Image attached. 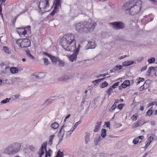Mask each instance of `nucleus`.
Instances as JSON below:
<instances>
[{
  "mask_svg": "<svg viewBox=\"0 0 157 157\" xmlns=\"http://www.w3.org/2000/svg\"><path fill=\"white\" fill-rule=\"evenodd\" d=\"M60 44L66 50L71 52L75 51L72 54L68 55L67 57L72 62L75 60L80 46L78 44L77 47H76V42L75 39L74 35L71 34L65 35L61 39Z\"/></svg>",
  "mask_w": 157,
  "mask_h": 157,
  "instance_id": "nucleus-1",
  "label": "nucleus"
},
{
  "mask_svg": "<svg viewBox=\"0 0 157 157\" xmlns=\"http://www.w3.org/2000/svg\"><path fill=\"white\" fill-rule=\"evenodd\" d=\"M142 2L138 1L134 6L131 3H127L124 4L123 9L131 15H137L138 17L142 13L141 10L142 7Z\"/></svg>",
  "mask_w": 157,
  "mask_h": 157,
  "instance_id": "nucleus-2",
  "label": "nucleus"
},
{
  "mask_svg": "<svg viewBox=\"0 0 157 157\" xmlns=\"http://www.w3.org/2000/svg\"><path fill=\"white\" fill-rule=\"evenodd\" d=\"M21 145L18 143H15L9 145L4 150L5 153L9 155H13L17 152L21 148Z\"/></svg>",
  "mask_w": 157,
  "mask_h": 157,
  "instance_id": "nucleus-3",
  "label": "nucleus"
},
{
  "mask_svg": "<svg viewBox=\"0 0 157 157\" xmlns=\"http://www.w3.org/2000/svg\"><path fill=\"white\" fill-rule=\"evenodd\" d=\"M48 0H43L40 1L38 5L37 10L40 13H43L49 11Z\"/></svg>",
  "mask_w": 157,
  "mask_h": 157,
  "instance_id": "nucleus-4",
  "label": "nucleus"
},
{
  "mask_svg": "<svg viewBox=\"0 0 157 157\" xmlns=\"http://www.w3.org/2000/svg\"><path fill=\"white\" fill-rule=\"evenodd\" d=\"M17 31L21 37H28L31 33L30 27L28 26L25 28H18Z\"/></svg>",
  "mask_w": 157,
  "mask_h": 157,
  "instance_id": "nucleus-5",
  "label": "nucleus"
},
{
  "mask_svg": "<svg viewBox=\"0 0 157 157\" xmlns=\"http://www.w3.org/2000/svg\"><path fill=\"white\" fill-rule=\"evenodd\" d=\"M71 130H72V129L71 128V126H65L64 125H63L62 126V128L59 131L58 135L59 137L61 139H62L64 136V132H66L67 133L69 132V134H68V135H67V136H69L71 134L70 133V131Z\"/></svg>",
  "mask_w": 157,
  "mask_h": 157,
  "instance_id": "nucleus-6",
  "label": "nucleus"
},
{
  "mask_svg": "<svg viewBox=\"0 0 157 157\" xmlns=\"http://www.w3.org/2000/svg\"><path fill=\"white\" fill-rule=\"evenodd\" d=\"M16 43L21 48L28 47L30 45L31 42L28 39H20L17 40Z\"/></svg>",
  "mask_w": 157,
  "mask_h": 157,
  "instance_id": "nucleus-7",
  "label": "nucleus"
},
{
  "mask_svg": "<svg viewBox=\"0 0 157 157\" xmlns=\"http://www.w3.org/2000/svg\"><path fill=\"white\" fill-rule=\"evenodd\" d=\"M85 25V32L93 31L96 25V23L91 20H89L88 22H84Z\"/></svg>",
  "mask_w": 157,
  "mask_h": 157,
  "instance_id": "nucleus-8",
  "label": "nucleus"
},
{
  "mask_svg": "<svg viewBox=\"0 0 157 157\" xmlns=\"http://www.w3.org/2000/svg\"><path fill=\"white\" fill-rule=\"evenodd\" d=\"M45 76L44 73L36 72L32 74L30 77V79L31 80H35L36 79H40L44 77Z\"/></svg>",
  "mask_w": 157,
  "mask_h": 157,
  "instance_id": "nucleus-9",
  "label": "nucleus"
},
{
  "mask_svg": "<svg viewBox=\"0 0 157 157\" xmlns=\"http://www.w3.org/2000/svg\"><path fill=\"white\" fill-rule=\"evenodd\" d=\"M76 30L78 32H85V25L84 22L83 23H79L76 24L75 25Z\"/></svg>",
  "mask_w": 157,
  "mask_h": 157,
  "instance_id": "nucleus-10",
  "label": "nucleus"
},
{
  "mask_svg": "<svg viewBox=\"0 0 157 157\" xmlns=\"http://www.w3.org/2000/svg\"><path fill=\"white\" fill-rule=\"evenodd\" d=\"M110 24L112 25L116 29H122L124 28V24L121 22H116L111 23Z\"/></svg>",
  "mask_w": 157,
  "mask_h": 157,
  "instance_id": "nucleus-11",
  "label": "nucleus"
},
{
  "mask_svg": "<svg viewBox=\"0 0 157 157\" xmlns=\"http://www.w3.org/2000/svg\"><path fill=\"white\" fill-rule=\"evenodd\" d=\"M46 144H43L38 152L40 157H44V154L46 152Z\"/></svg>",
  "mask_w": 157,
  "mask_h": 157,
  "instance_id": "nucleus-12",
  "label": "nucleus"
},
{
  "mask_svg": "<svg viewBox=\"0 0 157 157\" xmlns=\"http://www.w3.org/2000/svg\"><path fill=\"white\" fill-rule=\"evenodd\" d=\"M56 0H55L54 5V10L52 11L50 13L51 15H53L55 13H56L59 10V7L61 6V3L62 0H59V2H58V4H56Z\"/></svg>",
  "mask_w": 157,
  "mask_h": 157,
  "instance_id": "nucleus-13",
  "label": "nucleus"
},
{
  "mask_svg": "<svg viewBox=\"0 0 157 157\" xmlns=\"http://www.w3.org/2000/svg\"><path fill=\"white\" fill-rule=\"evenodd\" d=\"M42 54L43 55L47 56L48 57H49L52 60V62L54 64H55L57 61H58L59 59L58 58H57L56 57H54L51 55L50 54H48V53L43 52L42 53Z\"/></svg>",
  "mask_w": 157,
  "mask_h": 157,
  "instance_id": "nucleus-14",
  "label": "nucleus"
},
{
  "mask_svg": "<svg viewBox=\"0 0 157 157\" xmlns=\"http://www.w3.org/2000/svg\"><path fill=\"white\" fill-rule=\"evenodd\" d=\"M143 136H139L134 138L132 141V143L134 144H137L138 143H140L142 142V140L144 139Z\"/></svg>",
  "mask_w": 157,
  "mask_h": 157,
  "instance_id": "nucleus-15",
  "label": "nucleus"
},
{
  "mask_svg": "<svg viewBox=\"0 0 157 157\" xmlns=\"http://www.w3.org/2000/svg\"><path fill=\"white\" fill-rule=\"evenodd\" d=\"M153 137L152 136L149 137L147 140L145 142V146L144 147L145 149H146L150 145L151 142L153 140Z\"/></svg>",
  "mask_w": 157,
  "mask_h": 157,
  "instance_id": "nucleus-16",
  "label": "nucleus"
},
{
  "mask_svg": "<svg viewBox=\"0 0 157 157\" xmlns=\"http://www.w3.org/2000/svg\"><path fill=\"white\" fill-rule=\"evenodd\" d=\"M153 19V16L152 14L149 15L145 17L144 18L141 20L143 22L145 21H147V22L151 21Z\"/></svg>",
  "mask_w": 157,
  "mask_h": 157,
  "instance_id": "nucleus-17",
  "label": "nucleus"
},
{
  "mask_svg": "<svg viewBox=\"0 0 157 157\" xmlns=\"http://www.w3.org/2000/svg\"><path fill=\"white\" fill-rule=\"evenodd\" d=\"M144 123H142L141 121H138L136 122H135L132 126V128H135L141 126L143 125Z\"/></svg>",
  "mask_w": 157,
  "mask_h": 157,
  "instance_id": "nucleus-18",
  "label": "nucleus"
},
{
  "mask_svg": "<svg viewBox=\"0 0 157 157\" xmlns=\"http://www.w3.org/2000/svg\"><path fill=\"white\" fill-rule=\"evenodd\" d=\"M71 78V77L67 75H66L59 78V80L61 81H66Z\"/></svg>",
  "mask_w": 157,
  "mask_h": 157,
  "instance_id": "nucleus-19",
  "label": "nucleus"
},
{
  "mask_svg": "<svg viewBox=\"0 0 157 157\" xmlns=\"http://www.w3.org/2000/svg\"><path fill=\"white\" fill-rule=\"evenodd\" d=\"M101 122L100 121H98L96 124L95 128L94 129V132H98L100 129Z\"/></svg>",
  "mask_w": 157,
  "mask_h": 157,
  "instance_id": "nucleus-20",
  "label": "nucleus"
},
{
  "mask_svg": "<svg viewBox=\"0 0 157 157\" xmlns=\"http://www.w3.org/2000/svg\"><path fill=\"white\" fill-rule=\"evenodd\" d=\"M22 69H21V70L17 69L16 67H12L10 69V71L11 73L12 74H15L18 73L19 71H21Z\"/></svg>",
  "mask_w": 157,
  "mask_h": 157,
  "instance_id": "nucleus-21",
  "label": "nucleus"
},
{
  "mask_svg": "<svg viewBox=\"0 0 157 157\" xmlns=\"http://www.w3.org/2000/svg\"><path fill=\"white\" fill-rule=\"evenodd\" d=\"M87 46L90 48H94L96 46V44L94 42L89 41Z\"/></svg>",
  "mask_w": 157,
  "mask_h": 157,
  "instance_id": "nucleus-22",
  "label": "nucleus"
},
{
  "mask_svg": "<svg viewBox=\"0 0 157 157\" xmlns=\"http://www.w3.org/2000/svg\"><path fill=\"white\" fill-rule=\"evenodd\" d=\"M123 65H117L113 67L112 71L113 72L121 70L123 67Z\"/></svg>",
  "mask_w": 157,
  "mask_h": 157,
  "instance_id": "nucleus-23",
  "label": "nucleus"
},
{
  "mask_svg": "<svg viewBox=\"0 0 157 157\" xmlns=\"http://www.w3.org/2000/svg\"><path fill=\"white\" fill-rule=\"evenodd\" d=\"M155 69L153 67H149V69L148 70L147 75L148 76H150L151 75V72H154L155 71Z\"/></svg>",
  "mask_w": 157,
  "mask_h": 157,
  "instance_id": "nucleus-24",
  "label": "nucleus"
},
{
  "mask_svg": "<svg viewBox=\"0 0 157 157\" xmlns=\"http://www.w3.org/2000/svg\"><path fill=\"white\" fill-rule=\"evenodd\" d=\"M133 63L134 62L132 61H125L123 63L122 65L123 66L126 67L132 65L133 64Z\"/></svg>",
  "mask_w": 157,
  "mask_h": 157,
  "instance_id": "nucleus-25",
  "label": "nucleus"
},
{
  "mask_svg": "<svg viewBox=\"0 0 157 157\" xmlns=\"http://www.w3.org/2000/svg\"><path fill=\"white\" fill-rule=\"evenodd\" d=\"M25 52L26 53L27 56L29 58H30L32 60H34L35 57L30 54L29 50H26Z\"/></svg>",
  "mask_w": 157,
  "mask_h": 157,
  "instance_id": "nucleus-26",
  "label": "nucleus"
},
{
  "mask_svg": "<svg viewBox=\"0 0 157 157\" xmlns=\"http://www.w3.org/2000/svg\"><path fill=\"white\" fill-rule=\"evenodd\" d=\"M55 136L54 135H52L50 136L49 138V140L48 142V144L51 145L52 144L53 140L55 137Z\"/></svg>",
  "mask_w": 157,
  "mask_h": 157,
  "instance_id": "nucleus-27",
  "label": "nucleus"
},
{
  "mask_svg": "<svg viewBox=\"0 0 157 157\" xmlns=\"http://www.w3.org/2000/svg\"><path fill=\"white\" fill-rule=\"evenodd\" d=\"M101 139V137L99 136L95 137L94 142L95 145H97L98 144V143L100 141Z\"/></svg>",
  "mask_w": 157,
  "mask_h": 157,
  "instance_id": "nucleus-28",
  "label": "nucleus"
},
{
  "mask_svg": "<svg viewBox=\"0 0 157 157\" xmlns=\"http://www.w3.org/2000/svg\"><path fill=\"white\" fill-rule=\"evenodd\" d=\"M59 124L57 122H55L51 125V128L53 129H56L59 127Z\"/></svg>",
  "mask_w": 157,
  "mask_h": 157,
  "instance_id": "nucleus-29",
  "label": "nucleus"
},
{
  "mask_svg": "<svg viewBox=\"0 0 157 157\" xmlns=\"http://www.w3.org/2000/svg\"><path fill=\"white\" fill-rule=\"evenodd\" d=\"M137 82H136V85H137L141 82H144V78L140 77L138 78L136 80Z\"/></svg>",
  "mask_w": 157,
  "mask_h": 157,
  "instance_id": "nucleus-30",
  "label": "nucleus"
},
{
  "mask_svg": "<svg viewBox=\"0 0 157 157\" xmlns=\"http://www.w3.org/2000/svg\"><path fill=\"white\" fill-rule=\"evenodd\" d=\"M81 121H79L78 122H77L75 123V124L73 128V129H72V130H71L70 131V133L71 134L72 133L73 131L76 128L78 125L81 123Z\"/></svg>",
  "mask_w": 157,
  "mask_h": 157,
  "instance_id": "nucleus-31",
  "label": "nucleus"
},
{
  "mask_svg": "<svg viewBox=\"0 0 157 157\" xmlns=\"http://www.w3.org/2000/svg\"><path fill=\"white\" fill-rule=\"evenodd\" d=\"M106 130L105 129H102L101 130V136L103 138H104L106 136Z\"/></svg>",
  "mask_w": 157,
  "mask_h": 157,
  "instance_id": "nucleus-32",
  "label": "nucleus"
},
{
  "mask_svg": "<svg viewBox=\"0 0 157 157\" xmlns=\"http://www.w3.org/2000/svg\"><path fill=\"white\" fill-rule=\"evenodd\" d=\"M10 100V98H6L1 101L0 102L1 104H6L9 102V101Z\"/></svg>",
  "mask_w": 157,
  "mask_h": 157,
  "instance_id": "nucleus-33",
  "label": "nucleus"
},
{
  "mask_svg": "<svg viewBox=\"0 0 157 157\" xmlns=\"http://www.w3.org/2000/svg\"><path fill=\"white\" fill-rule=\"evenodd\" d=\"M90 141V135L88 133H87L85 137V143L86 144H87Z\"/></svg>",
  "mask_w": 157,
  "mask_h": 157,
  "instance_id": "nucleus-34",
  "label": "nucleus"
},
{
  "mask_svg": "<svg viewBox=\"0 0 157 157\" xmlns=\"http://www.w3.org/2000/svg\"><path fill=\"white\" fill-rule=\"evenodd\" d=\"M108 85V83L106 82L105 81L101 84L100 85V86L101 88H104L107 86Z\"/></svg>",
  "mask_w": 157,
  "mask_h": 157,
  "instance_id": "nucleus-35",
  "label": "nucleus"
},
{
  "mask_svg": "<svg viewBox=\"0 0 157 157\" xmlns=\"http://www.w3.org/2000/svg\"><path fill=\"white\" fill-rule=\"evenodd\" d=\"M105 79V78H103L101 79H96V80H95L92 82L93 83L94 85H95L96 84H97L99 82H100L102 80H103Z\"/></svg>",
  "mask_w": 157,
  "mask_h": 157,
  "instance_id": "nucleus-36",
  "label": "nucleus"
},
{
  "mask_svg": "<svg viewBox=\"0 0 157 157\" xmlns=\"http://www.w3.org/2000/svg\"><path fill=\"white\" fill-rule=\"evenodd\" d=\"M63 152H61L59 150L57 154L56 157H63Z\"/></svg>",
  "mask_w": 157,
  "mask_h": 157,
  "instance_id": "nucleus-37",
  "label": "nucleus"
},
{
  "mask_svg": "<svg viewBox=\"0 0 157 157\" xmlns=\"http://www.w3.org/2000/svg\"><path fill=\"white\" fill-rule=\"evenodd\" d=\"M51 151H52L50 149L49 150L48 152L46 151V152H45L44 154V157H47L48 156L49 157H50L51 155Z\"/></svg>",
  "mask_w": 157,
  "mask_h": 157,
  "instance_id": "nucleus-38",
  "label": "nucleus"
},
{
  "mask_svg": "<svg viewBox=\"0 0 157 157\" xmlns=\"http://www.w3.org/2000/svg\"><path fill=\"white\" fill-rule=\"evenodd\" d=\"M113 88L112 87H110L107 90L106 92L108 95H110L113 92Z\"/></svg>",
  "mask_w": 157,
  "mask_h": 157,
  "instance_id": "nucleus-39",
  "label": "nucleus"
},
{
  "mask_svg": "<svg viewBox=\"0 0 157 157\" xmlns=\"http://www.w3.org/2000/svg\"><path fill=\"white\" fill-rule=\"evenodd\" d=\"M155 61V59L154 57H151L147 60L149 63H151L154 62Z\"/></svg>",
  "mask_w": 157,
  "mask_h": 157,
  "instance_id": "nucleus-40",
  "label": "nucleus"
},
{
  "mask_svg": "<svg viewBox=\"0 0 157 157\" xmlns=\"http://www.w3.org/2000/svg\"><path fill=\"white\" fill-rule=\"evenodd\" d=\"M3 50L6 53H9V51L8 48L6 46L3 47Z\"/></svg>",
  "mask_w": 157,
  "mask_h": 157,
  "instance_id": "nucleus-41",
  "label": "nucleus"
},
{
  "mask_svg": "<svg viewBox=\"0 0 157 157\" xmlns=\"http://www.w3.org/2000/svg\"><path fill=\"white\" fill-rule=\"evenodd\" d=\"M44 64L46 65H48L49 63L48 60L46 58H44Z\"/></svg>",
  "mask_w": 157,
  "mask_h": 157,
  "instance_id": "nucleus-42",
  "label": "nucleus"
},
{
  "mask_svg": "<svg viewBox=\"0 0 157 157\" xmlns=\"http://www.w3.org/2000/svg\"><path fill=\"white\" fill-rule=\"evenodd\" d=\"M124 105V104H120L117 106L118 109L121 110V109Z\"/></svg>",
  "mask_w": 157,
  "mask_h": 157,
  "instance_id": "nucleus-43",
  "label": "nucleus"
},
{
  "mask_svg": "<svg viewBox=\"0 0 157 157\" xmlns=\"http://www.w3.org/2000/svg\"><path fill=\"white\" fill-rule=\"evenodd\" d=\"M152 113V110L149 109L148 110L146 113L147 115L150 116H151Z\"/></svg>",
  "mask_w": 157,
  "mask_h": 157,
  "instance_id": "nucleus-44",
  "label": "nucleus"
},
{
  "mask_svg": "<svg viewBox=\"0 0 157 157\" xmlns=\"http://www.w3.org/2000/svg\"><path fill=\"white\" fill-rule=\"evenodd\" d=\"M116 107H117L116 106H115V105H113L112 106L111 108L109 109V111L110 112H113L116 109Z\"/></svg>",
  "mask_w": 157,
  "mask_h": 157,
  "instance_id": "nucleus-45",
  "label": "nucleus"
},
{
  "mask_svg": "<svg viewBox=\"0 0 157 157\" xmlns=\"http://www.w3.org/2000/svg\"><path fill=\"white\" fill-rule=\"evenodd\" d=\"M124 82L125 84L127 86H128L130 85V82L128 80H126L124 81Z\"/></svg>",
  "mask_w": 157,
  "mask_h": 157,
  "instance_id": "nucleus-46",
  "label": "nucleus"
},
{
  "mask_svg": "<svg viewBox=\"0 0 157 157\" xmlns=\"http://www.w3.org/2000/svg\"><path fill=\"white\" fill-rule=\"evenodd\" d=\"M119 82H117L114 83L111 87L113 88H115L116 87L118 86L119 85Z\"/></svg>",
  "mask_w": 157,
  "mask_h": 157,
  "instance_id": "nucleus-47",
  "label": "nucleus"
},
{
  "mask_svg": "<svg viewBox=\"0 0 157 157\" xmlns=\"http://www.w3.org/2000/svg\"><path fill=\"white\" fill-rule=\"evenodd\" d=\"M131 119L132 121H135L137 120V118L135 115H133L131 117Z\"/></svg>",
  "mask_w": 157,
  "mask_h": 157,
  "instance_id": "nucleus-48",
  "label": "nucleus"
},
{
  "mask_svg": "<svg viewBox=\"0 0 157 157\" xmlns=\"http://www.w3.org/2000/svg\"><path fill=\"white\" fill-rule=\"evenodd\" d=\"M121 86L123 88H125L127 87V86L125 85V84L124 82L121 84Z\"/></svg>",
  "mask_w": 157,
  "mask_h": 157,
  "instance_id": "nucleus-49",
  "label": "nucleus"
},
{
  "mask_svg": "<svg viewBox=\"0 0 157 157\" xmlns=\"http://www.w3.org/2000/svg\"><path fill=\"white\" fill-rule=\"evenodd\" d=\"M58 61L59 62V63L60 65L63 66L64 64V63L61 60L59 59Z\"/></svg>",
  "mask_w": 157,
  "mask_h": 157,
  "instance_id": "nucleus-50",
  "label": "nucleus"
},
{
  "mask_svg": "<svg viewBox=\"0 0 157 157\" xmlns=\"http://www.w3.org/2000/svg\"><path fill=\"white\" fill-rule=\"evenodd\" d=\"M2 8L1 6H0V15L1 17H3V15L2 13Z\"/></svg>",
  "mask_w": 157,
  "mask_h": 157,
  "instance_id": "nucleus-51",
  "label": "nucleus"
},
{
  "mask_svg": "<svg viewBox=\"0 0 157 157\" xmlns=\"http://www.w3.org/2000/svg\"><path fill=\"white\" fill-rule=\"evenodd\" d=\"M107 74H101L99 75L98 77H97V78L100 77H104Z\"/></svg>",
  "mask_w": 157,
  "mask_h": 157,
  "instance_id": "nucleus-52",
  "label": "nucleus"
},
{
  "mask_svg": "<svg viewBox=\"0 0 157 157\" xmlns=\"http://www.w3.org/2000/svg\"><path fill=\"white\" fill-rule=\"evenodd\" d=\"M147 66L144 67L142 68L141 69V71H143L147 69Z\"/></svg>",
  "mask_w": 157,
  "mask_h": 157,
  "instance_id": "nucleus-53",
  "label": "nucleus"
},
{
  "mask_svg": "<svg viewBox=\"0 0 157 157\" xmlns=\"http://www.w3.org/2000/svg\"><path fill=\"white\" fill-rule=\"evenodd\" d=\"M105 124L107 127H109V126L110 125V123L109 122H105Z\"/></svg>",
  "mask_w": 157,
  "mask_h": 157,
  "instance_id": "nucleus-54",
  "label": "nucleus"
},
{
  "mask_svg": "<svg viewBox=\"0 0 157 157\" xmlns=\"http://www.w3.org/2000/svg\"><path fill=\"white\" fill-rule=\"evenodd\" d=\"M29 147L31 151H33L34 149V147L32 146H30Z\"/></svg>",
  "mask_w": 157,
  "mask_h": 157,
  "instance_id": "nucleus-55",
  "label": "nucleus"
},
{
  "mask_svg": "<svg viewBox=\"0 0 157 157\" xmlns=\"http://www.w3.org/2000/svg\"><path fill=\"white\" fill-rule=\"evenodd\" d=\"M151 124L153 125H155V121H152L151 122Z\"/></svg>",
  "mask_w": 157,
  "mask_h": 157,
  "instance_id": "nucleus-56",
  "label": "nucleus"
},
{
  "mask_svg": "<svg viewBox=\"0 0 157 157\" xmlns=\"http://www.w3.org/2000/svg\"><path fill=\"white\" fill-rule=\"evenodd\" d=\"M153 105H157V101L152 102Z\"/></svg>",
  "mask_w": 157,
  "mask_h": 157,
  "instance_id": "nucleus-57",
  "label": "nucleus"
},
{
  "mask_svg": "<svg viewBox=\"0 0 157 157\" xmlns=\"http://www.w3.org/2000/svg\"><path fill=\"white\" fill-rule=\"evenodd\" d=\"M153 105V104H152V102H151V103H149L147 105V107L148 108L149 107H150V106H151V105Z\"/></svg>",
  "mask_w": 157,
  "mask_h": 157,
  "instance_id": "nucleus-58",
  "label": "nucleus"
},
{
  "mask_svg": "<svg viewBox=\"0 0 157 157\" xmlns=\"http://www.w3.org/2000/svg\"><path fill=\"white\" fill-rule=\"evenodd\" d=\"M126 57V56H121L120 57H119V59H122L123 58H125Z\"/></svg>",
  "mask_w": 157,
  "mask_h": 157,
  "instance_id": "nucleus-59",
  "label": "nucleus"
},
{
  "mask_svg": "<svg viewBox=\"0 0 157 157\" xmlns=\"http://www.w3.org/2000/svg\"><path fill=\"white\" fill-rule=\"evenodd\" d=\"M18 16H17V17L16 18V17L14 18L13 19V22H15L16 19L18 17Z\"/></svg>",
  "mask_w": 157,
  "mask_h": 157,
  "instance_id": "nucleus-60",
  "label": "nucleus"
},
{
  "mask_svg": "<svg viewBox=\"0 0 157 157\" xmlns=\"http://www.w3.org/2000/svg\"><path fill=\"white\" fill-rule=\"evenodd\" d=\"M71 116V115L70 114L68 115L66 117H65L66 119H67L68 118H69Z\"/></svg>",
  "mask_w": 157,
  "mask_h": 157,
  "instance_id": "nucleus-61",
  "label": "nucleus"
},
{
  "mask_svg": "<svg viewBox=\"0 0 157 157\" xmlns=\"http://www.w3.org/2000/svg\"><path fill=\"white\" fill-rule=\"evenodd\" d=\"M118 103V102H115L114 104H113V105H115V106H117V104Z\"/></svg>",
  "mask_w": 157,
  "mask_h": 157,
  "instance_id": "nucleus-62",
  "label": "nucleus"
},
{
  "mask_svg": "<svg viewBox=\"0 0 157 157\" xmlns=\"http://www.w3.org/2000/svg\"><path fill=\"white\" fill-rule=\"evenodd\" d=\"M144 109V107H143L142 106H141L140 108V110L141 111L143 110Z\"/></svg>",
  "mask_w": 157,
  "mask_h": 157,
  "instance_id": "nucleus-63",
  "label": "nucleus"
},
{
  "mask_svg": "<svg viewBox=\"0 0 157 157\" xmlns=\"http://www.w3.org/2000/svg\"><path fill=\"white\" fill-rule=\"evenodd\" d=\"M26 59L25 58H23L22 59V61L23 62H25L26 61Z\"/></svg>",
  "mask_w": 157,
  "mask_h": 157,
  "instance_id": "nucleus-64",
  "label": "nucleus"
}]
</instances>
